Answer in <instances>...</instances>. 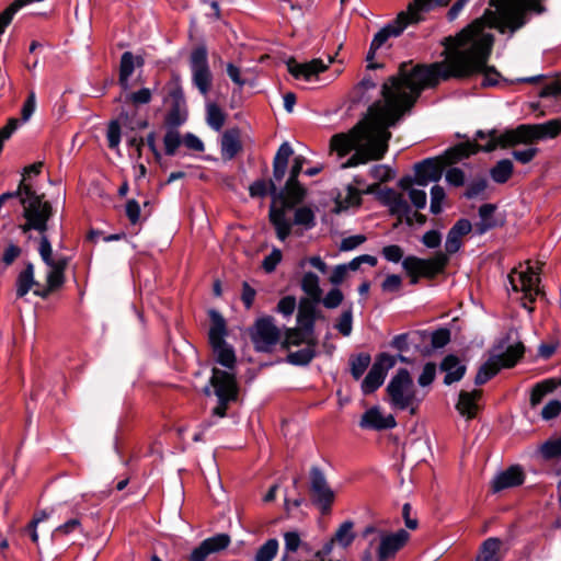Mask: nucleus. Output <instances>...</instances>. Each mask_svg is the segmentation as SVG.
<instances>
[{"instance_id": "nucleus-1", "label": "nucleus", "mask_w": 561, "mask_h": 561, "mask_svg": "<svg viewBox=\"0 0 561 561\" xmlns=\"http://www.w3.org/2000/svg\"><path fill=\"white\" fill-rule=\"evenodd\" d=\"M490 7L494 10H486L482 18L474 20L457 36L444 39L443 61L430 66L400 65V78L410 95L409 104H414L425 88L435 85L439 80L482 75L483 87L499 82L500 73L488 65L494 37L486 31V25L512 35L526 24L528 12L541 13L543 9L539 0H490Z\"/></svg>"}, {"instance_id": "nucleus-2", "label": "nucleus", "mask_w": 561, "mask_h": 561, "mask_svg": "<svg viewBox=\"0 0 561 561\" xmlns=\"http://www.w3.org/2000/svg\"><path fill=\"white\" fill-rule=\"evenodd\" d=\"M383 104L377 102L368 110L365 121L358 123L347 134H336L331 138L330 148L340 157L355 150L343 163V168H353L371 160H380L388 150L391 137L389 127L393 126L414 104H409V91L398 76L389 78L382 85Z\"/></svg>"}, {"instance_id": "nucleus-3", "label": "nucleus", "mask_w": 561, "mask_h": 561, "mask_svg": "<svg viewBox=\"0 0 561 561\" xmlns=\"http://www.w3.org/2000/svg\"><path fill=\"white\" fill-rule=\"evenodd\" d=\"M43 162H35L24 169L23 178L16 192L4 193L0 196V208L21 205L24 210H53L65 207V193L56 187L49 197L38 194L34 188L32 175L41 173Z\"/></svg>"}, {"instance_id": "nucleus-4", "label": "nucleus", "mask_w": 561, "mask_h": 561, "mask_svg": "<svg viewBox=\"0 0 561 561\" xmlns=\"http://www.w3.org/2000/svg\"><path fill=\"white\" fill-rule=\"evenodd\" d=\"M399 185L402 188L401 192H396L391 188L378 191L379 185L375 183L369 185L364 193H377L378 199L383 206L389 207L390 210H409L410 204L408 201L416 208L425 207L427 201L426 192L414 187L410 178L401 179Z\"/></svg>"}, {"instance_id": "nucleus-5", "label": "nucleus", "mask_w": 561, "mask_h": 561, "mask_svg": "<svg viewBox=\"0 0 561 561\" xmlns=\"http://www.w3.org/2000/svg\"><path fill=\"white\" fill-rule=\"evenodd\" d=\"M476 152L477 148L473 142H463L447 150L442 158L426 159L415 164V183L420 186H426L431 182L438 181L446 164L455 163Z\"/></svg>"}, {"instance_id": "nucleus-6", "label": "nucleus", "mask_w": 561, "mask_h": 561, "mask_svg": "<svg viewBox=\"0 0 561 561\" xmlns=\"http://www.w3.org/2000/svg\"><path fill=\"white\" fill-rule=\"evenodd\" d=\"M536 140H539L537 124H525L515 129L506 130L503 134H497L496 130L488 133L479 130L473 144L478 152L479 150L492 151L499 146L508 147L518 144H530Z\"/></svg>"}, {"instance_id": "nucleus-7", "label": "nucleus", "mask_w": 561, "mask_h": 561, "mask_svg": "<svg viewBox=\"0 0 561 561\" xmlns=\"http://www.w3.org/2000/svg\"><path fill=\"white\" fill-rule=\"evenodd\" d=\"M450 0H414L409 4L405 12H401L396 21L382 27L374 36L367 56L368 59L371 58L373 54L379 49L389 37L399 36L409 24L417 22L420 11L430 9L433 5H445Z\"/></svg>"}, {"instance_id": "nucleus-8", "label": "nucleus", "mask_w": 561, "mask_h": 561, "mask_svg": "<svg viewBox=\"0 0 561 561\" xmlns=\"http://www.w3.org/2000/svg\"><path fill=\"white\" fill-rule=\"evenodd\" d=\"M449 262V259L442 251L436 252L430 259H421L409 255L403 259L402 267L410 276L411 284H416L420 277L434 278L443 273Z\"/></svg>"}, {"instance_id": "nucleus-9", "label": "nucleus", "mask_w": 561, "mask_h": 561, "mask_svg": "<svg viewBox=\"0 0 561 561\" xmlns=\"http://www.w3.org/2000/svg\"><path fill=\"white\" fill-rule=\"evenodd\" d=\"M525 347L522 343L510 345L501 354H492L489 359L479 368L474 382L478 386L484 385L494 377L502 368H512L523 357Z\"/></svg>"}, {"instance_id": "nucleus-10", "label": "nucleus", "mask_w": 561, "mask_h": 561, "mask_svg": "<svg viewBox=\"0 0 561 561\" xmlns=\"http://www.w3.org/2000/svg\"><path fill=\"white\" fill-rule=\"evenodd\" d=\"M387 393L393 408L405 410L415 402L416 391L413 379L405 368H401L387 386Z\"/></svg>"}, {"instance_id": "nucleus-11", "label": "nucleus", "mask_w": 561, "mask_h": 561, "mask_svg": "<svg viewBox=\"0 0 561 561\" xmlns=\"http://www.w3.org/2000/svg\"><path fill=\"white\" fill-rule=\"evenodd\" d=\"M308 191L299 181L287 180L282 188L274 192L270 210H311L305 206Z\"/></svg>"}, {"instance_id": "nucleus-12", "label": "nucleus", "mask_w": 561, "mask_h": 561, "mask_svg": "<svg viewBox=\"0 0 561 561\" xmlns=\"http://www.w3.org/2000/svg\"><path fill=\"white\" fill-rule=\"evenodd\" d=\"M192 81L198 91L206 95L213 84V73L208 65L207 49L205 46L194 48L190 56Z\"/></svg>"}, {"instance_id": "nucleus-13", "label": "nucleus", "mask_w": 561, "mask_h": 561, "mask_svg": "<svg viewBox=\"0 0 561 561\" xmlns=\"http://www.w3.org/2000/svg\"><path fill=\"white\" fill-rule=\"evenodd\" d=\"M289 213H270V220L276 230L277 238L284 241L291 232L293 226L309 229L314 225L313 213H294V218L288 217Z\"/></svg>"}, {"instance_id": "nucleus-14", "label": "nucleus", "mask_w": 561, "mask_h": 561, "mask_svg": "<svg viewBox=\"0 0 561 561\" xmlns=\"http://www.w3.org/2000/svg\"><path fill=\"white\" fill-rule=\"evenodd\" d=\"M279 337L280 331L271 317L256 320L251 331V340L254 348L259 352H270L277 344Z\"/></svg>"}, {"instance_id": "nucleus-15", "label": "nucleus", "mask_w": 561, "mask_h": 561, "mask_svg": "<svg viewBox=\"0 0 561 561\" xmlns=\"http://www.w3.org/2000/svg\"><path fill=\"white\" fill-rule=\"evenodd\" d=\"M310 492L312 502L321 512L323 514L329 513L335 500V493L318 467H312L310 470Z\"/></svg>"}, {"instance_id": "nucleus-16", "label": "nucleus", "mask_w": 561, "mask_h": 561, "mask_svg": "<svg viewBox=\"0 0 561 561\" xmlns=\"http://www.w3.org/2000/svg\"><path fill=\"white\" fill-rule=\"evenodd\" d=\"M394 365V356L387 353L380 354L364 378L362 382V391L365 394H369L376 391L383 383L387 371Z\"/></svg>"}, {"instance_id": "nucleus-17", "label": "nucleus", "mask_w": 561, "mask_h": 561, "mask_svg": "<svg viewBox=\"0 0 561 561\" xmlns=\"http://www.w3.org/2000/svg\"><path fill=\"white\" fill-rule=\"evenodd\" d=\"M508 280L514 291L524 293L531 302L540 294V279L531 266H528L526 271L513 270L508 275Z\"/></svg>"}, {"instance_id": "nucleus-18", "label": "nucleus", "mask_w": 561, "mask_h": 561, "mask_svg": "<svg viewBox=\"0 0 561 561\" xmlns=\"http://www.w3.org/2000/svg\"><path fill=\"white\" fill-rule=\"evenodd\" d=\"M210 383L214 387L215 393L218 398L232 401L237 399L238 386L233 374L214 368Z\"/></svg>"}, {"instance_id": "nucleus-19", "label": "nucleus", "mask_w": 561, "mask_h": 561, "mask_svg": "<svg viewBox=\"0 0 561 561\" xmlns=\"http://www.w3.org/2000/svg\"><path fill=\"white\" fill-rule=\"evenodd\" d=\"M409 537L410 536L408 531L404 529H400L394 534L381 535L377 551L379 561H386L393 558L396 553L407 543Z\"/></svg>"}, {"instance_id": "nucleus-20", "label": "nucleus", "mask_w": 561, "mask_h": 561, "mask_svg": "<svg viewBox=\"0 0 561 561\" xmlns=\"http://www.w3.org/2000/svg\"><path fill=\"white\" fill-rule=\"evenodd\" d=\"M333 62L332 57H328V62L320 58L312 59L309 62L299 64L294 59L287 62V68L290 75L296 79L310 80L312 77L323 72L330 64Z\"/></svg>"}, {"instance_id": "nucleus-21", "label": "nucleus", "mask_w": 561, "mask_h": 561, "mask_svg": "<svg viewBox=\"0 0 561 561\" xmlns=\"http://www.w3.org/2000/svg\"><path fill=\"white\" fill-rule=\"evenodd\" d=\"M230 541L227 534H217L209 537L192 551L190 561H205L209 554L225 550Z\"/></svg>"}, {"instance_id": "nucleus-22", "label": "nucleus", "mask_w": 561, "mask_h": 561, "mask_svg": "<svg viewBox=\"0 0 561 561\" xmlns=\"http://www.w3.org/2000/svg\"><path fill=\"white\" fill-rule=\"evenodd\" d=\"M473 229L472 224L467 219H459L448 231L444 254L449 255L457 253L462 247L463 238Z\"/></svg>"}, {"instance_id": "nucleus-23", "label": "nucleus", "mask_w": 561, "mask_h": 561, "mask_svg": "<svg viewBox=\"0 0 561 561\" xmlns=\"http://www.w3.org/2000/svg\"><path fill=\"white\" fill-rule=\"evenodd\" d=\"M49 267V272L47 273V286L43 289L36 288L34 294L36 296L46 298L51 291L61 287L65 282L64 272L67 266V261L65 259H58L56 263L53 265H47Z\"/></svg>"}, {"instance_id": "nucleus-24", "label": "nucleus", "mask_w": 561, "mask_h": 561, "mask_svg": "<svg viewBox=\"0 0 561 561\" xmlns=\"http://www.w3.org/2000/svg\"><path fill=\"white\" fill-rule=\"evenodd\" d=\"M359 425L362 428L380 431L393 428L397 425V422L391 414L385 416L380 412L379 408L374 407L363 414Z\"/></svg>"}, {"instance_id": "nucleus-25", "label": "nucleus", "mask_w": 561, "mask_h": 561, "mask_svg": "<svg viewBox=\"0 0 561 561\" xmlns=\"http://www.w3.org/2000/svg\"><path fill=\"white\" fill-rule=\"evenodd\" d=\"M482 396L481 390H472V391H460L459 399L456 404V409L459 414L467 420H472L477 416L479 405L478 401Z\"/></svg>"}, {"instance_id": "nucleus-26", "label": "nucleus", "mask_w": 561, "mask_h": 561, "mask_svg": "<svg viewBox=\"0 0 561 561\" xmlns=\"http://www.w3.org/2000/svg\"><path fill=\"white\" fill-rule=\"evenodd\" d=\"M524 472L518 466H512L499 473L492 481V490L500 492L504 489L520 485L524 482Z\"/></svg>"}, {"instance_id": "nucleus-27", "label": "nucleus", "mask_w": 561, "mask_h": 561, "mask_svg": "<svg viewBox=\"0 0 561 561\" xmlns=\"http://www.w3.org/2000/svg\"><path fill=\"white\" fill-rule=\"evenodd\" d=\"M144 59L139 56L135 57L130 51H125L121 57L118 83L123 90L129 89V78L135 67H141Z\"/></svg>"}, {"instance_id": "nucleus-28", "label": "nucleus", "mask_w": 561, "mask_h": 561, "mask_svg": "<svg viewBox=\"0 0 561 561\" xmlns=\"http://www.w3.org/2000/svg\"><path fill=\"white\" fill-rule=\"evenodd\" d=\"M294 153L291 146L288 142H283L273 160V179L271 181L280 182L286 175L288 168V160Z\"/></svg>"}, {"instance_id": "nucleus-29", "label": "nucleus", "mask_w": 561, "mask_h": 561, "mask_svg": "<svg viewBox=\"0 0 561 561\" xmlns=\"http://www.w3.org/2000/svg\"><path fill=\"white\" fill-rule=\"evenodd\" d=\"M240 133L238 129H228L221 137V157L225 160L233 159L241 151Z\"/></svg>"}, {"instance_id": "nucleus-30", "label": "nucleus", "mask_w": 561, "mask_h": 561, "mask_svg": "<svg viewBox=\"0 0 561 561\" xmlns=\"http://www.w3.org/2000/svg\"><path fill=\"white\" fill-rule=\"evenodd\" d=\"M442 370L446 371L444 383L451 385L459 381L466 373V366L459 363V359L455 355H448L444 358L440 364Z\"/></svg>"}, {"instance_id": "nucleus-31", "label": "nucleus", "mask_w": 561, "mask_h": 561, "mask_svg": "<svg viewBox=\"0 0 561 561\" xmlns=\"http://www.w3.org/2000/svg\"><path fill=\"white\" fill-rule=\"evenodd\" d=\"M316 304L309 299H302L298 307L297 322L306 332L313 333L314 320H316Z\"/></svg>"}, {"instance_id": "nucleus-32", "label": "nucleus", "mask_w": 561, "mask_h": 561, "mask_svg": "<svg viewBox=\"0 0 561 561\" xmlns=\"http://www.w3.org/2000/svg\"><path fill=\"white\" fill-rule=\"evenodd\" d=\"M503 213H479L474 219L472 227L479 234L485 233L488 230L500 227L504 224Z\"/></svg>"}, {"instance_id": "nucleus-33", "label": "nucleus", "mask_w": 561, "mask_h": 561, "mask_svg": "<svg viewBox=\"0 0 561 561\" xmlns=\"http://www.w3.org/2000/svg\"><path fill=\"white\" fill-rule=\"evenodd\" d=\"M209 318L211 321L210 329L208 332L209 344H218L225 341V335L227 334L226 321L222 316L216 311L211 310L209 312Z\"/></svg>"}, {"instance_id": "nucleus-34", "label": "nucleus", "mask_w": 561, "mask_h": 561, "mask_svg": "<svg viewBox=\"0 0 561 561\" xmlns=\"http://www.w3.org/2000/svg\"><path fill=\"white\" fill-rule=\"evenodd\" d=\"M362 192L353 186L345 187L336 197V210H347L360 206Z\"/></svg>"}, {"instance_id": "nucleus-35", "label": "nucleus", "mask_w": 561, "mask_h": 561, "mask_svg": "<svg viewBox=\"0 0 561 561\" xmlns=\"http://www.w3.org/2000/svg\"><path fill=\"white\" fill-rule=\"evenodd\" d=\"M502 541L499 538H488L480 547L476 561H500Z\"/></svg>"}, {"instance_id": "nucleus-36", "label": "nucleus", "mask_w": 561, "mask_h": 561, "mask_svg": "<svg viewBox=\"0 0 561 561\" xmlns=\"http://www.w3.org/2000/svg\"><path fill=\"white\" fill-rule=\"evenodd\" d=\"M50 213H24L25 222L20 227L23 232L31 229L44 232L47 229V221Z\"/></svg>"}, {"instance_id": "nucleus-37", "label": "nucleus", "mask_w": 561, "mask_h": 561, "mask_svg": "<svg viewBox=\"0 0 561 561\" xmlns=\"http://www.w3.org/2000/svg\"><path fill=\"white\" fill-rule=\"evenodd\" d=\"M214 354L216 355L217 362L229 368L232 369L236 364V355L233 352V348L229 346L226 342H221L218 344H211Z\"/></svg>"}, {"instance_id": "nucleus-38", "label": "nucleus", "mask_w": 561, "mask_h": 561, "mask_svg": "<svg viewBox=\"0 0 561 561\" xmlns=\"http://www.w3.org/2000/svg\"><path fill=\"white\" fill-rule=\"evenodd\" d=\"M301 288L310 297V301H321L322 290L319 286V277L314 273L308 272L304 275Z\"/></svg>"}, {"instance_id": "nucleus-39", "label": "nucleus", "mask_w": 561, "mask_h": 561, "mask_svg": "<svg viewBox=\"0 0 561 561\" xmlns=\"http://www.w3.org/2000/svg\"><path fill=\"white\" fill-rule=\"evenodd\" d=\"M316 342L308 341V344L296 352H290L287 355V362L293 365H307L316 356Z\"/></svg>"}, {"instance_id": "nucleus-40", "label": "nucleus", "mask_w": 561, "mask_h": 561, "mask_svg": "<svg viewBox=\"0 0 561 561\" xmlns=\"http://www.w3.org/2000/svg\"><path fill=\"white\" fill-rule=\"evenodd\" d=\"M34 285H37L34 280V268L28 264L18 276L16 296L24 297Z\"/></svg>"}, {"instance_id": "nucleus-41", "label": "nucleus", "mask_w": 561, "mask_h": 561, "mask_svg": "<svg viewBox=\"0 0 561 561\" xmlns=\"http://www.w3.org/2000/svg\"><path fill=\"white\" fill-rule=\"evenodd\" d=\"M370 362L371 357L367 353H360L356 356L351 357V374L354 377V379L358 380L364 375V373L370 365Z\"/></svg>"}, {"instance_id": "nucleus-42", "label": "nucleus", "mask_w": 561, "mask_h": 561, "mask_svg": "<svg viewBox=\"0 0 561 561\" xmlns=\"http://www.w3.org/2000/svg\"><path fill=\"white\" fill-rule=\"evenodd\" d=\"M491 178L496 183H505L513 173V163L504 159L499 161L491 170Z\"/></svg>"}, {"instance_id": "nucleus-43", "label": "nucleus", "mask_w": 561, "mask_h": 561, "mask_svg": "<svg viewBox=\"0 0 561 561\" xmlns=\"http://www.w3.org/2000/svg\"><path fill=\"white\" fill-rule=\"evenodd\" d=\"M353 523L352 522H344L340 525V527L336 529L333 538V541L339 543L341 547L346 548L348 547L355 539V534L353 533Z\"/></svg>"}, {"instance_id": "nucleus-44", "label": "nucleus", "mask_w": 561, "mask_h": 561, "mask_svg": "<svg viewBox=\"0 0 561 561\" xmlns=\"http://www.w3.org/2000/svg\"><path fill=\"white\" fill-rule=\"evenodd\" d=\"M249 190L252 197H265L271 195L273 198V194L277 191V187L273 181L257 180L250 185Z\"/></svg>"}, {"instance_id": "nucleus-45", "label": "nucleus", "mask_w": 561, "mask_h": 561, "mask_svg": "<svg viewBox=\"0 0 561 561\" xmlns=\"http://www.w3.org/2000/svg\"><path fill=\"white\" fill-rule=\"evenodd\" d=\"M556 388V383L552 379H547L541 382H538L531 391L530 403L533 407L539 404L542 398L551 392Z\"/></svg>"}, {"instance_id": "nucleus-46", "label": "nucleus", "mask_w": 561, "mask_h": 561, "mask_svg": "<svg viewBox=\"0 0 561 561\" xmlns=\"http://www.w3.org/2000/svg\"><path fill=\"white\" fill-rule=\"evenodd\" d=\"M278 551V541L276 539H268L263 543L255 553V561H272Z\"/></svg>"}, {"instance_id": "nucleus-47", "label": "nucleus", "mask_w": 561, "mask_h": 561, "mask_svg": "<svg viewBox=\"0 0 561 561\" xmlns=\"http://www.w3.org/2000/svg\"><path fill=\"white\" fill-rule=\"evenodd\" d=\"M537 128L539 140L554 138L561 134V122L559 119H551L542 124H537Z\"/></svg>"}, {"instance_id": "nucleus-48", "label": "nucleus", "mask_w": 561, "mask_h": 561, "mask_svg": "<svg viewBox=\"0 0 561 561\" xmlns=\"http://www.w3.org/2000/svg\"><path fill=\"white\" fill-rule=\"evenodd\" d=\"M539 450L545 459H554L561 457V437L545 442L540 446Z\"/></svg>"}, {"instance_id": "nucleus-49", "label": "nucleus", "mask_w": 561, "mask_h": 561, "mask_svg": "<svg viewBox=\"0 0 561 561\" xmlns=\"http://www.w3.org/2000/svg\"><path fill=\"white\" fill-rule=\"evenodd\" d=\"M312 332H306L300 327L289 329L286 333L285 345H299L302 342L308 344V341H313L310 339Z\"/></svg>"}, {"instance_id": "nucleus-50", "label": "nucleus", "mask_w": 561, "mask_h": 561, "mask_svg": "<svg viewBox=\"0 0 561 561\" xmlns=\"http://www.w3.org/2000/svg\"><path fill=\"white\" fill-rule=\"evenodd\" d=\"M206 119L213 129L220 130L225 124V114L216 104H208Z\"/></svg>"}, {"instance_id": "nucleus-51", "label": "nucleus", "mask_w": 561, "mask_h": 561, "mask_svg": "<svg viewBox=\"0 0 561 561\" xmlns=\"http://www.w3.org/2000/svg\"><path fill=\"white\" fill-rule=\"evenodd\" d=\"M182 142L183 139H181L179 131L173 129L168 130L163 137L165 153L168 156L175 154L178 148L181 146Z\"/></svg>"}, {"instance_id": "nucleus-52", "label": "nucleus", "mask_w": 561, "mask_h": 561, "mask_svg": "<svg viewBox=\"0 0 561 561\" xmlns=\"http://www.w3.org/2000/svg\"><path fill=\"white\" fill-rule=\"evenodd\" d=\"M285 552L283 561L289 557V553L296 552L302 545L300 536L297 531H287L284 534Z\"/></svg>"}, {"instance_id": "nucleus-53", "label": "nucleus", "mask_w": 561, "mask_h": 561, "mask_svg": "<svg viewBox=\"0 0 561 561\" xmlns=\"http://www.w3.org/2000/svg\"><path fill=\"white\" fill-rule=\"evenodd\" d=\"M125 101L133 105L148 104L151 101V91L148 88H142L139 91L127 94Z\"/></svg>"}, {"instance_id": "nucleus-54", "label": "nucleus", "mask_w": 561, "mask_h": 561, "mask_svg": "<svg viewBox=\"0 0 561 561\" xmlns=\"http://www.w3.org/2000/svg\"><path fill=\"white\" fill-rule=\"evenodd\" d=\"M398 220L400 222L405 221L410 227H421L426 221L427 218L423 213H398Z\"/></svg>"}, {"instance_id": "nucleus-55", "label": "nucleus", "mask_w": 561, "mask_h": 561, "mask_svg": "<svg viewBox=\"0 0 561 561\" xmlns=\"http://www.w3.org/2000/svg\"><path fill=\"white\" fill-rule=\"evenodd\" d=\"M81 530V520L79 518H71L65 524L58 526L54 533V537L58 536H67L73 531H80Z\"/></svg>"}, {"instance_id": "nucleus-56", "label": "nucleus", "mask_w": 561, "mask_h": 561, "mask_svg": "<svg viewBox=\"0 0 561 561\" xmlns=\"http://www.w3.org/2000/svg\"><path fill=\"white\" fill-rule=\"evenodd\" d=\"M446 197L445 190L439 185H434L431 190V207L430 210H442L444 199Z\"/></svg>"}, {"instance_id": "nucleus-57", "label": "nucleus", "mask_w": 561, "mask_h": 561, "mask_svg": "<svg viewBox=\"0 0 561 561\" xmlns=\"http://www.w3.org/2000/svg\"><path fill=\"white\" fill-rule=\"evenodd\" d=\"M383 257L392 263H398L403 259V249L400 245L391 244L382 248Z\"/></svg>"}, {"instance_id": "nucleus-58", "label": "nucleus", "mask_w": 561, "mask_h": 561, "mask_svg": "<svg viewBox=\"0 0 561 561\" xmlns=\"http://www.w3.org/2000/svg\"><path fill=\"white\" fill-rule=\"evenodd\" d=\"M450 341V331L448 329H438L432 333V346L434 348H442Z\"/></svg>"}, {"instance_id": "nucleus-59", "label": "nucleus", "mask_w": 561, "mask_h": 561, "mask_svg": "<svg viewBox=\"0 0 561 561\" xmlns=\"http://www.w3.org/2000/svg\"><path fill=\"white\" fill-rule=\"evenodd\" d=\"M369 172L371 178L379 182H387L393 178L392 170L383 164L374 165Z\"/></svg>"}, {"instance_id": "nucleus-60", "label": "nucleus", "mask_w": 561, "mask_h": 561, "mask_svg": "<svg viewBox=\"0 0 561 561\" xmlns=\"http://www.w3.org/2000/svg\"><path fill=\"white\" fill-rule=\"evenodd\" d=\"M38 252H39L41 257L47 265H53V263H56L57 260H54L51 256L53 249H51L50 242L46 236H42V238H41Z\"/></svg>"}, {"instance_id": "nucleus-61", "label": "nucleus", "mask_w": 561, "mask_h": 561, "mask_svg": "<svg viewBox=\"0 0 561 561\" xmlns=\"http://www.w3.org/2000/svg\"><path fill=\"white\" fill-rule=\"evenodd\" d=\"M365 241H366V237L364 234H356V236H351V237L344 238L341 241L340 251L346 252V251L354 250L357 247H359L360 244H363Z\"/></svg>"}, {"instance_id": "nucleus-62", "label": "nucleus", "mask_w": 561, "mask_h": 561, "mask_svg": "<svg viewBox=\"0 0 561 561\" xmlns=\"http://www.w3.org/2000/svg\"><path fill=\"white\" fill-rule=\"evenodd\" d=\"M343 300V294L340 289L333 288L331 289L327 296L322 299L324 307L329 309L336 308L341 305Z\"/></svg>"}, {"instance_id": "nucleus-63", "label": "nucleus", "mask_w": 561, "mask_h": 561, "mask_svg": "<svg viewBox=\"0 0 561 561\" xmlns=\"http://www.w3.org/2000/svg\"><path fill=\"white\" fill-rule=\"evenodd\" d=\"M435 374H436V366L434 363H427L424 368H423V371L422 374L420 375L419 377V385L422 386V387H426L428 385H431L434 379H435Z\"/></svg>"}, {"instance_id": "nucleus-64", "label": "nucleus", "mask_w": 561, "mask_h": 561, "mask_svg": "<svg viewBox=\"0 0 561 561\" xmlns=\"http://www.w3.org/2000/svg\"><path fill=\"white\" fill-rule=\"evenodd\" d=\"M561 412V402L559 400H552L548 402L542 411L541 416L543 420H551L558 416Z\"/></svg>"}]
</instances>
